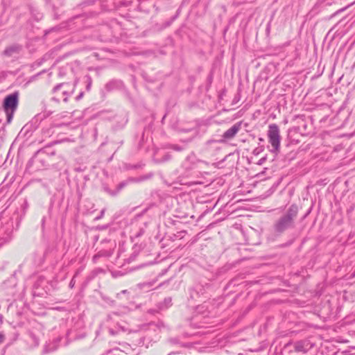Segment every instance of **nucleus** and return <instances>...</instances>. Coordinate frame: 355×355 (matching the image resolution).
<instances>
[{
    "label": "nucleus",
    "instance_id": "1",
    "mask_svg": "<svg viewBox=\"0 0 355 355\" xmlns=\"http://www.w3.org/2000/svg\"><path fill=\"white\" fill-rule=\"evenodd\" d=\"M58 143V141L51 143L38 150L33 158L28 162V167L30 168L35 162L38 161L44 167H51L58 171L64 169L66 165V160L64 157L61 154L58 153V151L53 148V146Z\"/></svg>",
    "mask_w": 355,
    "mask_h": 355
},
{
    "label": "nucleus",
    "instance_id": "2",
    "mask_svg": "<svg viewBox=\"0 0 355 355\" xmlns=\"http://www.w3.org/2000/svg\"><path fill=\"white\" fill-rule=\"evenodd\" d=\"M299 212L298 206L292 204L286 211L274 223L273 229L275 233L282 234L284 232L293 229L295 220Z\"/></svg>",
    "mask_w": 355,
    "mask_h": 355
},
{
    "label": "nucleus",
    "instance_id": "3",
    "mask_svg": "<svg viewBox=\"0 0 355 355\" xmlns=\"http://www.w3.org/2000/svg\"><path fill=\"white\" fill-rule=\"evenodd\" d=\"M198 288V284L189 288L187 300L188 308L196 313V314L190 318V326L195 329H198L199 328V321L198 318L199 312L197 311L199 306L198 302L200 298Z\"/></svg>",
    "mask_w": 355,
    "mask_h": 355
},
{
    "label": "nucleus",
    "instance_id": "4",
    "mask_svg": "<svg viewBox=\"0 0 355 355\" xmlns=\"http://www.w3.org/2000/svg\"><path fill=\"white\" fill-rule=\"evenodd\" d=\"M19 93L16 91L8 96L3 100V107L6 114V122L10 123L13 118L19 103Z\"/></svg>",
    "mask_w": 355,
    "mask_h": 355
},
{
    "label": "nucleus",
    "instance_id": "5",
    "mask_svg": "<svg viewBox=\"0 0 355 355\" xmlns=\"http://www.w3.org/2000/svg\"><path fill=\"white\" fill-rule=\"evenodd\" d=\"M268 141L271 144L272 149L270 150L272 153L277 154L279 150L280 135L279 128L276 124H270L268 130Z\"/></svg>",
    "mask_w": 355,
    "mask_h": 355
},
{
    "label": "nucleus",
    "instance_id": "6",
    "mask_svg": "<svg viewBox=\"0 0 355 355\" xmlns=\"http://www.w3.org/2000/svg\"><path fill=\"white\" fill-rule=\"evenodd\" d=\"M75 87H76V83H59L58 85H56L53 89H52V94L54 95L52 98H51V100L53 101H55V102H57V103H59L60 101H61V98H60V90H66L68 94V95H69V96H71L74 91H75Z\"/></svg>",
    "mask_w": 355,
    "mask_h": 355
},
{
    "label": "nucleus",
    "instance_id": "7",
    "mask_svg": "<svg viewBox=\"0 0 355 355\" xmlns=\"http://www.w3.org/2000/svg\"><path fill=\"white\" fill-rule=\"evenodd\" d=\"M13 225L12 223H7L1 230L0 248L5 243H8L12 238Z\"/></svg>",
    "mask_w": 355,
    "mask_h": 355
},
{
    "label": "nucleus",
    "instance_id": "8",
    "mask_svg": "<svg viewBox=\"0 0 355 355\" xmlns=\"http://www.w3.org/2000/svg\"><path fill=\"white\" fill-rule=\"evenodd\" d=\"M241 128V122H238L234 124L230 128L227 130L222 135V141H225L232 139L235 137L237 132Z\"/></svg>",
    "mask_w": 355,
    "mask_h": 355
},
{
    "label": "nucleus",
    "instance_id": "9",
    "mask_svg": "<svg viewBox=\"0 0 355 355\" xmlns=\"http://www.w3.org/2000/svg\"><path fill=\"white\" fill-rule=\"evenodd\" d=\"M22 50V46L18 44H13L10 46H7L2 52V55L10 58L18 55Z\"/></svg>",
    "mask_w": 355,
    "mask_h": 355
},
{
    "label": "nucleus",
    "instance_id": "10",
    "mask_svg": "<svg viewBox=\"0 0 355 355\" xmlns=\"http://www.w3.org/2000/svg\"><path fill=\"white\" fill-rule=\"evenodd\" d=\"M287 347H293L295 349V351L297 352L305 353L311 348L312 345L308 340H300V341L296 342L293 345L288 344L287 345Z\"/></svg>",
    "mask_w": 355,
    "mask_h": 355
},
{
    "label": "nucleus",
    "instance_id": "11",
    "mask_svg": "<svg viewBox=\"0 0 355 355\" xmlns=\"http://www.w3.org/2000/svg\"><path fill=\"white\" fill-rule=\"evenodd\" d=\"M123 88V83L121 80L117 79H112L110 80L105 85V89L107 92H112L114 90H120Z\"/></svg>",
    "mask_w": 355,
    "mask_h": 355
},
{
    "label": "nucleus",
    "instance_id": "12",
    "mask_svg": "<svg viewBox=\"0 0 355 355\" xmlns=\"http://www.w3.org/2000/svg\"><path fill=\"white\" fill-rule=\"evenodd\" d=\"M60 340V338L55 339L53 342L46 343L44 347V353H49L54 352L58 347V343Z\"/></svg>",
    "mask_w": 355,
    "mask_h": 355
},
{
    "label": "nucleus",
    "instance_id": "13",
    "mask_svg": "<svg viewBox=\"0 0 355 355\" xmlns=\"http://www.w3.org/2000/svg\"><path fill=\"white\" fill-rule=\"evenodd\" d=\"M135 181L134 178H130L125 180L122 181L120 182L116 187V191H117V195L119 193V192L125 188L128 184L130 182H133Z\"/></svg>",
    "mask_w": 355,
    "mask_h": 355
},
{
    "label": "nucleus",
    "instance_id": "14",
    "mask_svg": "<svg viewBox=\"0 0 355 355\" xmlns=\"http://www.w3.org/2000/svg\"><path fill=\"white\" fill-rule=\"evenodd\" d=\"M112 254V252L111 250H100L99 252H98L97 254H96L93 257V260H94V261H96V260L99 257H109Z\"/></svg>",
    "mask_w": 355,
    "mask_h": 355
},
{
    "label": "nucleus",
    "instance_id": "15",
    "mask_svg": "<svg viewBox=\"0 0 355 355\" xmlns=\"http://www.w3.org/2000/svg\"><path fill=\"white\" fill-rule=\"evenodd\" d=\"M179 15V11H177V13L173 16L169 20L165 21L164 24L160 25V26L158 27V30L161 31L163 30L168 26H170L172 23L178 18Z\"/></svg>",
    "mask_w": 355,
    "mask_h": 355
},
{
    "label": "nucleus",
    "instance_id": "16",
    "mask_svg": "<svg viewBox=\"0 0 355 355\" xmlns=\"http://www.w3.org/2000/svg\"><path fill=\"white\" fill-rule=\"evenodd\" d=\"M172 306V298L170 297L164 298V300L159 303L158 307L160 309H168Z\"/></svg>",
    "mask_w": 355,
    "mask_h": 355
},
{
    "label": "nucleus",
    "instance_id": "17",
    "mask_svg": "<svg viewBox=\"0 0 355 355\" xmlns=\"http://www.w3.org/2000/svg\"><path fill=\"white\" fill-rule=\"evenodd\" d=\"M102 189L103 190L104 192H105L110 196L115 197L117 196V191H116V189L112 190L106 184H103Z\"/></svg>",
    "mask_w": 355,
    "mask_h": 355
},
{
    "label": "nucleus",
    "instance_id": "18",
    "mask_svg": "<svg viewBox=\"0 0 355 355\" xmlns=\"http://www.w3.org/2000/svg\"><path fill=\"white\" fill-rule=\"evenodd\" d=\"M44 282H45V281H44V278L40 277V278L37 279V281L34 284V286H33L34 289H35V290L38 289V288H39L40 286H42V284ZM34 295H43V293H41V292H40V291L37 292V291H34Z\"/></svg>",
    "mask_w": 355,
    "mask_h": 355
},
{
    "label": "nucleus",
    "instance_id": "19",
    "mask_svg": "<svg viewBox=\"0 0 355 355\" xmlns=\"http://www.w3.org/2000/svg\"><path fill=\"white\" fill-rule=\"evenodd\" d=\"M31 124H26L21 130L20 134H24V136H26L28 133L31 131Z\"/></svg>",
    "mask_w": 355,
    "mask_h": 355
},
{
    "label": "nucleus",
    "instance_id": "20",
    "mask_svg": "<svg viewBox=\"0 0 355 355\" xmlns=\"http://www.w3.org/2000/svg\"><path fill=\"white\" fill-rule=\"evenodd\" d=\"M139 286L140 287V288H141L143 290L149 291L153 286V282L143 283V284H140L139 285Z\"/></svg>",
    "mask_w": 355,
    "mask_h": 355
},
{
    "label": "nucleus",
    "instance_id": "21",
    "mask_svg": "<svg viewBox=\"0 0 355 355\" xmlns=\"http://www.w3.org/2000/svg\"><path fill=\"white\" fill-rule=\"evenodd\" d=\"M67 92H67L66 90L65 91L64 90L60 91V95L61 100L63 101L64 103L68 102V99L70 97L69 95H68Z\"/></svg>",
    "mask_w": 355,
    "mask_h": 355
},
{
    "label": "nucleus",
    "instance_id": "22",
    "mask_svg": "<svg viewBox=\"0 0 355 355\" xmlns=\"http://www.w3.org/2000/svg\"><path fill=\"white\" fill-rule=\"evenodd\" d=\"M29 336L31 338L32 340L33 341L35 345H38L40 343L39 337L32 331L30 332Z\"/></svg>",
    "mask_w": 355,
    "mask_h": 355
},
{
    "label": "nucleus",
    "instance_id": "23",
    "mask_svg": "<svg viewBox=\"0 0 355 355\" xmlns=\"http://www.w3.org/2000/svg\"><path fill=\"white\" fill-rule=\"evenodd\" d=\"M209 202L210 204V206L208 207V205H206V209L204 211V214H206L209 211V210H212V209L214 207V205L212 202H207V200H202L200 201L201 205L203 203Z\"/></svg>",
    "mask_w": 355,
    "mask_h": 355
},
{
    "label": "nucleus",
    "instance_id": "24",
    "mask_svg": "<svg viewBox=\"0 0 355 355\" xmlns=\"http://www.w3.org/2000/svg\"><path fill=\"white\" fill-rule=\"evenodd\" d=\"M168 147L175 151H181L184 149L182 146H180L178 144H170Z\"/></svg>",
    "mask_w": 355,
    "mask_h": 355
},
{
    "label": "nucleus",
    "instance_id": "25",
    "mask_svg": "<svg viewBox=\"0 0 355 355\" xmlns=\"http://www.w3.org/2000/svg\"><path fill=\"white\" fill-rule=\"evenodd\" d=\"M171 159V155L169 154H166L162 159H156L155 161L157 162H164L169 160Z\"/></svg>",
    "mask_w": 355,
    "mask_h": 355
},
{
    "label": "nucleus",
    "instance_id": "26",
    "mask_svg": "<svg viewBox=\"0 0 355 355\" xmlns=\"http://www.w3.org/2000/svg\"><path fill=\"white\" fill-rule=\"evenodd\" d=\"M134 179H135V181L133 182H139L146 180V176L143 175L139 178H134Z\"/></svg>",
    "mask_w": 355,
    "mask_h": 355
},
{
    "label": "nucleus",
    "instance_id": "27",
    "mask_svg": "<svg viewBox=\"0 0 355 355\" xmlns=\"http://www.w3.org/2000/svg\"><path fill=\"white\" fill-rule=\"evenodd\" d=\"M45 71H46L45 70H43V71H40V73H37L36 75L31 76L30 78V81L35 80L40 75L42 74Z\"/></svg>",
    "mask_w": 355,
    "mask_h": 355
},
{
    "label": "nucleus",
    "instance_id": "28",
    "mask_svg": "<svg viewBox=\"0 0 355 355\" xmlns=\"http://www.w3.org/2000/svg\"><path fill=\"white\" fill-rule=\"evenodd\" d=\"M144 228H140L139 231L135 234V236L139 237V236H142L144 234Z\"/></svg>",
    "mask_w": 355,
    "mask_h": 355
},
{
    "label": "nucleus",
    "instance_id": "29",
    "mask_svg": "<svg viewBox=\"0 0 355 355\" xmlns=\"http://www.w3.org/2000/svg\"><path fill=\"white\" fill-rule=\"evenodd\" d=\"M75 284H76V281L74 279V277L71 279L70 282H69V286L70 288H73L75 286Z\"/></svg>",
    "mask_w": 355,
    "mask_h": 355
},
{
    "label": "nucleus",
    "instance_id": "30",
    "mask_svg": "<svg viewBox=\"0 0 355 355\" xmlns=\"http://www.w3.org/2000/svg\"><path fill=\"white\" fill-rule=\"evenodd\" d=\"M105 210L104 209H102V210L101 211L100 215H99L98 216H97V217L95 218V220H99V219H101V218L103 216V215H104V214H105Z\"/></svg>",
    "mask_w": 355,
    "mask_h": 355
},
{
    "label": "nucleus",
    "instance_id": "31",
    "mask_svg": "<svg viewBox=\"0 0 355 355\" xmlns=\"http://www.w3.org/2000/svg\"><path fill=\"white\" fill-rule=\"evenodd\" d=\"M83 95H84V92H80V94H79L76 97V101H79V100H80V99L83 98Z\"/></svg>",
    "mask_w": 355,
    "mask_h": 355
},
{
    "label": "nucleus",
    "instance_id": "32",
    "mask_svg": "<svg viewBox=\"0 0 355 355\" xmlns=\"http://www.w3.org/2000/svg\"><path fill=\"white\" fill-rule=\"evenodd\" d=\"M91 84H92L91 78L89 77H88V83L87 85V90H89L90 87H91Z\"/></svg>",
    "mask_w": 355,
    "mask_h": 355
},
{
    "label": "nucleus",
    "instance_id": "33",
    "mask_svg": "<svg viewBox=\"0 0 355 355\" xmlns=\"http://www.w3.org/2000/svg\"><path fill=\"white\" fill-rule=\"evenodd\" d=\"M58 76H59L60 77H62V76H64V73L62 72V69H60V70H59V73H58Z\"/></svg>",
    "mask_w": 355,
    "mask_h": 355
},
{
    "label": "nucleus",
    "instance_id": "34",
    "mask_svg": "<svg viewBox=\"0 0 355 355\" xmlns=\"http://www.w3.org/2000/svg\"><path fill=\"white\" fill-rule=\"evenodd\" d=\"M4 340V336L1 334H0V343H3Z\"/></svg>",
    "mask_w": 355,
    "mask_h": 355
},
{
    "label": "nucleus",
    "instance_id": "35",
    "mask_svg": "<svg viewBox=\"0 0 355 355\" xmlns=\"http://www.w3.org/2000/svg\"><path fill=\"white\" fill-rule=\"evenodd\" d=\"M207 81L209 83V84H211V81H212V76H209L207 78Z\"/></svg>",
    "mask_w": 355,
    "mask_h": 355
},
{
    "label": "nucleus",
    "instance_id": "36",
    "mask_svg": "<svg viewBox=\"0 0 355 355\" xmlns=\"http://www.w3.org/2000/svg\"><path fill=\"white\" fill-rule=\"evenodd\" d=\"M355 277V270L350 275L349 279H352Z\"/></svg>",
    "mask_w": 355,
    "mask_h": 355
},
{
    "label": "nucleus",
    "instance_id": "37",
    "mask_svg": "<svg viewBox=\"0 0 355 355\" xmlns=\"http://www.w3.org/2000/svg\"><path fill=\"white\" fill-rule=\"evenodd\" d=\"M45 223V217H43L42 219V226L44 227Z\"/></svg>",
    "mask_w": 355,
    "mask_h": 355
},
{
    "label": "nucleus",
    "instance_id": "38",
    "mask_svg": "<svg viewBox=\"0 0 355 355\" xmlns=\"http://www.w3.org/2000/svg\"><path fill=\"white\" fill-rule=\"evenodd\" d=\"M127 292H128V291H127V290H123V291H122L120 293H118V294H117V295L119 296V295H121V294H125V293H126Z\"/></svg>",
    "mask_w": 355,
    "mask_h": 355
},
{
    "label": "nucleus",
    "instance_id": "39",
    "mask_svg": "<svg viewBox=\"0 0 355 355\" xmlns=\"http://www.w3.org/2000/svg\"><path fill=\"white\" fill-rule=\"evenodd\" d=\"M198 334V331H196V332H191V333H188V334L191 335V336H194V335H197Z\"/></svg>",
    "mask_w": 355,
    "mask_h": 355
},
{
    "label": "nucleus",
    "instance_id": "40",
    "mask_svg": "<svg viewBox=\"0 0 355 355\" xmlns=\"http://www.w3.org/2000/svg\"><path fill=\"white\" fill-rule=\"evenodd\" d=\"M109 332H110V334H112V335H114V334H115V333H114V331L112 329H109Z\"/></svg>",
    "mask_w": 355,
    "mask_h": 355
},
{
    "label": "nucleus",
    "instance_id": "41",
    "mask_svg": "<svg viewBox=\"0 0 355 355\" xmlns=\"http://www.w3.org/2000/svg\"><path fill=\"white\" fill-rule=\"evenodd\" d=\"M146 180H148V178L152 177V175L149 174V175H146Z\"/></svg>",
    "mask_w": 355,
    "mask_h": 355
},
{
    "label": "nucleus",
    "instance_id": "42",
    "mask_svg": "<svg viewBox=\"0 0 355 355\" xmlns=\"http://www.w3.org/2000/svg\"><path fill=\"white\" fill-rule=\"evenodd\" d=\"M192 265H193V262L189 261V266L190 267H192Z\"/></svg>",
    "mask_w": 355,
    "mask_h": 355
},
{
    "label": "nucleus",
    "instance_id": "43",
    "mask_svg": "<svg viewBox=\"0 0 355 355\" xmlns=\"http://www.w3.org/2000/svg\"><path fill=\"white\" fill-rule=\"evenodd\" d=\"M132 355H138L137 352H133V354Z\"/></svg>",
    "mask_w": 355,
    "mask_h": 355
},
{
    "label": "nucleus",
    "instance_id": "44",
    "mask_svg": "<svg viewBox=\"0 0 355 355\" xmlns=\"http://www.w3.org/2000/svg\"><path fill=\"white\" fill-rule=\"evenodd\" d=\"M58 162V159H57L56 158H54V162Z\"/></svg>",
    "mask_w": 355,
    "mask_h": 355
},
{
    "label": "nucleus",
    "instance_id": "45",
    "mask_svg": "<svg viewBox=\"0 0 355 355\" xmlns=\"http://www.w3.org/2000/svg\"><path fill=\"white\" fill-rule=\"evenodd\" d=\"M262 162H263V159H260V161H259V164H261V163H262Z\"/></svg>",
    "mask_w": 355,
    "mask_h": 355
},
{
    "label": "nucleus",
    "instance_id": "46",
    "mask_svg": "<svg viewBox=\"0 0 355 355\" xmlns=\"http://www.w3.org/2000/svg\"><path fill=\"white\" fill-rule=\"evenodd\" d=\"M46 2H49L50 0H45Z\"/></svg>",
    "mask_w": 355,
    "mask_h": 355
},
{
    "label": "nucleus",
    "instance_id": "47",
    "mask_svg": "<svg viewBox=\"0 0 355 355\" xmlns=\"http://www.w3.org/2000/svg\"><path fill=\"white\" fill-rule=\"evenodd\" d=\"M172 354H173V353L171 352V353H169L168 355H171Z\"/></svg>",
    "mask_w": 355,
    "mask_h": 355
}]
</instances>
